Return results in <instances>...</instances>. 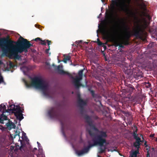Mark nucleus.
<instances>
[{"mask_svg":"<svg viewBox=\"0 0 157 157\" xmlns=\"http://www.w3.org/2000/svg\"><path fill=\"white\" fill-rule=\"evenodd\" d=\"M63 56L64 57L63 61L65 63H67V61H69L70 60L71 58V56H70L69 55H67L65 54L63 55Z\"/></svg>","mask_w":157,"mask_h":157,"instance_id":"a211bd4d","label":"nucleus"},{"mask_svg":"<svg viewBox=\"0 0 157 157\" xmlns=\"http://www.w3.org/2000/svg\"><path fill=\"white\" fill-rule=\"evenodd\" d=\"M131 157H137V153L136 151H134L131 154Z\"/></svg>","mask_w":157,"mask_h":157,"instance_id":"bb28decb","label":"nucleus"},{"mask_svg":"<svg viewBox=\"0 0 157 157\" xmlns=\"http://www.w3.org/2000/svg\"><path fill=\"white\" fill-rule=\"evenodd\" d=\"M20 121H19V124H18V125H20H20H21V124H20Z\"/></svg>","mask_w":157,"mask_h":157,"instance_id":"3c124183","label":"nucleus"},{"mask_svg":"<svg viewBox=\"0 0 157 157\" xmlns=\"http://www.w3.org/2000/svg\"><path fill=\"white\" fill-rule=\"evenodd\" d=\"M98 157H101V156L100 155H98Z\"/></svg>","mask_w":157,"mask_h":157,"instance_id":"864d4df0","label":"nucleus"},{"mask_svg":"<svg viewBox=\"0 0 157 157\" xmlns=\"http://www.w3.org/2000/svg\"><path fill=\"white\" fill-rule=\"evenodd\" d=\"M101 1H102V2H104V0H101Z\"/></svg>","mask_w":157,"mask_h":157,"instance_id":"6e6d98bb","label":"nucleus"},{"mask_svg":"<svg viewBox=\"0 0 157 157\" xmlns=\"http://www.w3.org/2000/svg\"><path fill=\"white\" fill-rule=\"evenodd\" d=\"M10 106L12 108V109H10V110L13 111L14 113L23 112L24 109L22 108L21 109L19 105H10Z\"/></svg>","mask_w":157,"mask_h":157,"instance_id":"9b49d317","label":"nucleus"},{"mask_svg":"<svg viewBox=\"0 0 157 157\" xmlns=\"http://www.w3.org/2000/svg\"><path fill=\"white\" fill-rule=\"evenodd\" d=\"M107 137V135L106 132L100 131H99V133L92 139L93 144H90V141L88 142L89 145L82 150L79 151L77 152L78 155H81L85 153H87L90 147L99 145L100 147L98 148V153L101 154L105 152L106 149L105 147H103L104 144L106 143V138Z\"/></svg>","mask_w":157,"mask_h":157,"instance_id":"f03ea898","label":"nucleus"},{"mask_svg":"<svg viewBox=\"0 0 157 157\" xmlns=\"http://www.w3.org/2000/svg\"><path fill=\"white\" fill-rule=\"evenodd\" d=\"M17 122H16V123H16V124H17Z\"/></svg>","mask_w":157,"mask_h":157,"instance_id":"bf43d9fd","label":"nucleus"},{"mask_svg":"<svg viewBox=\"0 0 157 157\" xmlns=\"http://www.w3.org/2000/svg\"><path fill=\"white\" fill-rule=\"evenodd\" d=\"M155 140L156 141H157V138H155Z\"/></svg>","mask_w":157,"mask_h":157,"instance_id":"8fccbe9b","label":"nucleus"},{"mask_svg":"<svg viewBox=\"0 0 157 157\" xmlns=\"http://www.w3.org/2000/svg\"><path fill=\"white\" fill-rule=\"evenodd\" d=\"M6 125L7 129L9 130H11L12 128H15L16 127L14 124L10 121L6 123Z\"/></svg>","mask_w":157,"mask_h":157,"instance_id":"2eb2a0df","label":"nucleus"},{"mask_svg":"<svg viewBox=\"0 0 157 157\" xmlns=\"http://www.w3.org/2000/svg\"><path fill=\"white\" fill-rule=\"evenodd\" d=\"M33 40H34L36 41H41V40H42V39L39 37H37L34 39Z\"/></svg>","mask_w":157,"mask_h":157,"instance_id":"2f4dec72","label":"nucleus"},{"mask_svg":"<svg viewBox=\"0 0 157 157\" xmlns=\"http://www.w3.org/2000/svg\"><path fill=\"white\" fill-rule=\"evenodd\" d=\"M155 136V134H152L150 135V136L151 137H153L154 138H155L154 137Z\"/></svg>","mask_w":157,"mask_h":157,"instance_id":"e433bc0d","label":"nucleus"},{"mask_svg":"<svg viewBox=\"0 0 157 157\" xmlns=\"http://www.w3.org/2000/svg\"><path fill=\"white\" fill-rule=\"evenodd\" d=\"M121 40H122V38L121 39ZM121 41H122V40H121ZM122 42V44H121V43H120V44H117V46H119V48H124V46L123 45H122V44H123L122 43V41H121Z\"/></svg>","mask_w":157,"mask_h":157,"instance_id":"c756f323","label":"nucleus"},{"mask_svg":"<svg viewBox=\"0 0 157 157\" xmlns=\"http://www.w3.org/2000/svg\"><path fill=\"white\" fill-rule=\"evenodd\" d=\"M84 118L86 120V122L88 123L91 129L95 131H98V129L96 127L95 125L93 124V121L90 117L86 115L85 116Z\"/></svg>","mask_w":157,"mask_h":157,"instance_id":"1a4fd4ad","label":"nucleus"},{"mask_svg":"<svg viewBox=\"0 0 157 157\" xmlns=\"http://www.w3.org/2000/svg\"><path fill=\"white\" fill-rule=\"evenodd\" d=\"M27 87H29L31 86L35 87V88L42 90L44 93L46 95V91L48 89V84L47 82L41 78L39 77H35L31 79V84H29L25 82Z\"/></svg>","mask_w":157,"mask_h":157,"instance_id":"20e7f679","label":"nucleus"},{"mask_svg":"<svg viewBox=\"0 0 157 157\" xmlns=\"http://www.w3.org/2000/svg\"><path fill=\"white\" fill-rule=\"evenodd\" d=\"M78 103L79 105V106L81 108L80 113H82L83 110V107L84 106L86 105L87 102L86 101H84L81 98H79L78 100Z\"/></svg>","mask_w":157,"mask_h":157,"instance_id":"ddd939ff","label":"nucleus"},{"mask_svg":"<svg viewBox=\"0 0 157 157\" xmlns=\"http://www.w3.org/2000/svg\"><path fill=\"white\" fill-rule=\"evenodd\" d=\"M3 62L1 60H0V65L3 64Z\"/></svg>","mask_w":157,"mask_h":157,"instance_id":"37998d69","label":"nucleus"},{"mask_svg":"<svg viewBox=\"0 0 157 157\" xmlns=\"http://www.w3.org/2000/svg\"><path fill=\"white\" fill-rule=\"evenodd\" d=\"M93 118L95 119H98V117L96 116H95Z\"/></svg>","mask_w":157,"mask_h":157,"instance_id":"58836bf2","label":"nucleus"},{"mask_svg":"<svg viewBox=\"0 0 157 157\" xmlns=\"http://www.w3.org/2000/svg\"><path fill=\"white\" fill-rule=\"evenodd\" d=\"M149 148H148V147H147V148H146V150H147V151H149Z\"/></svg>","mask_w":157,"mask_h":157,"instance_id":"09e8293b","label":"nucleus"},{"mask_svg":"<svg viewBox=\"0 0 157 157\" xmlns=\"http://www.w3.org/2000/svg\"><path fill=\"white\" fill-rule=\"evenodd\" d=\"M133 136L134 137V138L136 140H138V139H140V138L139 137H138V134H137V133L133 132Z\"/></svg>","mask_w":157,"mask_h":157,"instance_id":"5701e85b","label":"nucleus"},{"mask_svg":"<svg viewBox=\"0 0 157 157\" xmlns=\"http://www.w3.org/2000/svg\"><path fill=\"white\" fill-rule=\"evenodd\" d=\"M25 149H26L25 145V144L23 145V144H21V146L19 147V149L22 152H23V151L25 152Z\"/></svg>","mask_w":157,"mask_h":157,"instance_id":"4be33fe9","label":"nucleus"},{"mask_svg":"<svg viewBox=\"0 0 157 157\" xmlns=\"http://www.w3.org/2000/svg\"><path fill=\"white\" fill-rule=\"evenodd\" d=\"M63 135H64V136H65V133L63 132Z\"/></svg>","mask_w":157,"mask_h":157,"instance_id":"4d7b16f0","label":"nucleus"},{"mask_svg":"<svg viewBox=\"0 0 157 157\" xmlns=\"http://www.w3.org/2000/svg\"><path fill=\"white\" fill-rule=\"evenodd\" d=\"M37 148H34L33 149V152H34L36 150H37Z\"/></svg>","mask_w":157,"mask_h":157,"instance_id":"79ce46f5","label":"nucleus"},{"mask_svg":"<svg viewBox=\"0 0 157 157\" xmlns=\"http://www.w3.org/2000/svg\"><path fill=\"white\" fill-rule=\"evenodd\" d=\"M52 65L55 67V69H56L57 70L58 73L59 74L61 75H67L72 79H73V83L76 88H78L80 86L82 85L80 83V81L82 79L83 74L82 70H80L79 71L78 76H76L75 78H74L71 74L62 70V66L59 65L57 67H56L54 64H53Z\"/></svg>","mask_w":157,"mask_h":157,"instance_id":"7ed1b4c3","label":"nucleus"},{"mask_svg":"<svg viewBox=\"0 0 157 157\" xmlns=\"http://www.w3.org/2000/svg\"><path fill=\"white\" fill-rule=\"evenodd\" d=\"M136 142L133 143L134 146L137 149V150L135 151H136L137 153V154L139 153V149L140 148V146L141 144V140L140 139H138V140H136Z\"/></svg>","mask_w":157,"mask_h":157,"instance_id":"4468645a","label":"nucleus"},{"mask_svg":"<svg viewBox=\"0 0 157 157\" xmlns=\"http://www.w3.org/2000/svg\"><path fill=\"white\" fill-rule=\"evenodd\" d=\"M82 42V41L81 40L77 41H76V43H77L78 44H79Z\"/></svg>","mask_w":157,"mask_h":157,"instance_id":"c9c22d12","label":"nucleus"},{"mask_svg":"<svg viewBox=\"0 0 157 157\" xmlns=\"http://www.w3.org/2000/svg\"><path fill=\"white\" fill-rule=\"evenodd\" d=\"M144 84L145 85L146 87L147 88H149L151 87V83L148 82H145Z\"/></svg>","mask_w":157,"mask_h":157,"instance_id":"a878e982","label":"nucleus"},{"mask_svg":"<svg viewBox=\"0 0 157 157\" xmlns=\"http://www.w3.org/2000/svg\"><path fill=\"white\" fill-rule=\"evenodd\" d=\"M88 90L90 92L92 97L94 99V101L96 102H99L100 104L101 105V103L100 101L101 96L98 94H95L94 91L93 90H91L90 89H89Z\"/></svg>","mask_w":157,"mask_h":157,"instance_id":"f8f14e48","label":"nucleus"},{"mask_svg":"<svg viewBox=\"0 0 157 157\" xmlns=\"http://www.w3.org/2000/svg\"><path fill=\"white\" fill-rule=\"evenodd\" d=\"M31 51L33 52H35L36 51V50L34 49H31Z\"/></svg>","mask_w":157,"mask_h":157,"instance_id":"a19ab883","label":"nucleus"},{"mask_svg":"<svg viewBox=\"0 0 157 157\" xmlns=\"http://www.w3.org/2000/svg\"><path fill=\"white\" fill-rule=\"evenodd\" d=\"M48 115L51 118L56 119L60 121L62 127L64 124L65 117L64 115L59 112L55 107H51L48 111Z\"/></svg>","mask_w":157,"mask_h":157,"instance_id":"423d86ee","label":"nucleus"},{"mask_svg":"<svg viewBox=\"0 0 157 157\" xmlns=\"http://www.w3.org/2000/svg\"><path fill=\"white\" fill-rule=\"evenodd\" d=\"M85 43H86V44H88V42H85Z\"/></svg>","mask_w":157,"mask_h":157,"instance_id":"5fc2aeb1","label":"nucleus"},{"mask_svg":"<svg viewBox=\"0 0 157 157\" xmlns=\"http://www.w3.org/2000/svg\"><path fill=\"white\" fill-rule=\"evenodd\" d=\"M112 2L109 7V10L105 13V18L107 21H110L115 18H118L117 13V8L116 6L117 2L116 0H111Z\"/></svg>","mask_w":157,"mask_h":157,"instance_id":"39448f33","label":"nucleus"},{"mask_svg":"<svg viewBox=\"0 0 157 157\" xmlns=\"http://www.w3.org/2000/svg\"><path fill=\"white\" fill-rule=\"evenodd\" d=\"M131 88H132V89H133V90H135V89L134 87L133 86L132 87H131Z\"/></svg>","mask_w":157,"mask_h":157,"instance_id":"de8ad7c7","label":"nucleus"},{"mask_svg":"<svg viewBox=\"0 0 157 157\" xmlns=\"http://www.w3.org/2000/svg\"><path fill=\"white\" fill-rule=\"evenodd\" d=\"M73 93H74V92H72V94H73Z\"/></svg>","mask_w":157,"mask_h":157,"instance_id":"13d9d810","label":"nucleus"},{"mask_svg":"<svg viewBox=\"0 0 157 157\" xmlns=\"http://www.w3.org/2000/svg\"><path fill=\"white\" fill-rule=\"evenodd\" d=\"M23 113H14V115L16 117V118L18 120L20 121H21L24 118L23 114H22Z\"/></svg>","mask_w":157,"mask_h":157,"instance_id":"dca6fc26","label":"nucleus"},{"mask_svg":"<svg viewBox=\"0 0 157 157\" xmlns=\"http://www.w3.org/2000/svg\"><path fill=\"white\" fill-rule=\"evenodd\" d=\"M13 136H12L11 135V137L13 139V138H15V136H17V135H18V136H19V133H18V132H17V131H16L15 132V133L14 134V135H13Z\"/></svg>","mask_w":157,"mask_h":157,"instance_id":"c85d7f7f","label":"nucleus"},{"mask_svg":"<svg viewBox=\"0 0 157 157\" xmlns=\"http://www.w3.org/2000/svg\"><path fill=\"white\" fill-rule=\"evenodd\" d=\"M35 26L36 28H37L38 27V25L36 24L35 25Z\"/></svg>","mask_w":157,"mask_h":157,"instance_id":"c03bdc74","label":"nucleus"},{"mask_svg":"<svg viewBox=\"0 0 157 157\" xmlns=\"http://www.w3.org/2000/svg\"><path fill=\"white\" fill-rule=\"evenodd\" d=\"M143 140H141V142H144V139H143Z\"/></svg>","mask_w":157,"mask_h":157,"instance_id":"a18cd8bd","label":"nucleus"},{"mask_svg":"<svg viewBox=\"0 0 157 157\" xmlns=\"http://www.w3.org/2000/svg\"><path fill=\"white\" fill-rule=\"evenodd\" d=\"M147 142L146 141H145V143H144V145L145 146V147H148V148H150V146L148 145L147 144Z\"/></svg>","mask_w":157,"mask_h":157,"instance_id":"473e14b6","label":"nucleus"},{"mask_svg":"<svg viewBox=\"0 0 157 157\" xmlns=\"http://www.w3.org/2000/svg\"><path fill=\"white\" fill-rule=\"evenodd\" d=\"M87 131L91 137H93L94 136V133L91 130H87Z\"/></svg>","mask_w":157,"mask_h":157,"instance_id":"393cba45","label":"nucleus"},{"mask_svg":"<svg viewBox=\"0 0 157 157\" xmlns=\"http://www.w3.org/2000/svg\"><path fill=\"white\" fill-rule=\"evenodd\" d=\"M5 112H2V114H1L0 116V122L1 123H2L4 120H7V117L4 114V113Z\"/></svg>","mask_w":157,"mask_h":157,"instance_id":"f3484780","label":"nucleus"},{"mask_svg":"<svg viewBox=\"0 0 157 157\" xmlns=\"http://www.w3.org/2000/svg\"><path fill=\"white\" fill-rule=\"evenodd\" d=\"M37 144H38V146L39 147H40V146H41V145H40V144L38 142H37Z\"/></svg>","mask_w":157,"mask_h":157,"instance_id":"ea45409f","label":"nucleus"},{"mask_svg":"<svg viewBox=\"0 0 157 157\" xmlns=\"http://www.w3.org/2000/svg\"><path fill=\"white\" fill-rule=\"evenodd\" d=\"M123 5H124L123 6L125 8H122V11L124 12L127 15L129 16H135V13L132 10L129 8V5H127L124 3Z\"/></svg>","mask_w":157,"mask_h":157,"instance_id":"9d476101","label":"nucleus"},{"mask_svg":"<svg viewBox=\"0 0 157 157\" xmlns=\"http://www.w3.org/2000/svg\"><path fill=\"white\" fill-rule=\"evenodd\" d=\"M9 66V69H7V70L8 71H9L10 69H11L12 68H13L15 67V65L11 61H10Z\"/></svg>","mask_w":157,"mask_h":157,"instance_id":"b1692460","label":"nucleus"},{"mask_svg":"<svg viewBox=\"0 0 157 157\" xmlns=\"http://www.w3.org/2000/svg\"><path fill=\"white\" fill-rule=\"evenodd\" d=\"M128 28L126 27L125 33L122 38V41L125 45L129 44L130 38L131 36L130 32L128 31Z\"/></svg>","mask_w":157,"mask_h":157,"instance_id":"6e6552de","label":"nucleus"},{"mask_svg":"<svg viewBox=\"0 0 157 157\" xmlns=\"http://www.w3.org/2000/svg\"><path fill=\"white\" fill-rule=\"evenodd\" d=\"M0 111H1L2 109V112H8V111L6 109V106L2 104L1 105H0Z\"/></svg>","mask_w":157,"mask_h":157,"instance_id":"6ab92c4d","label":"nucleus"},{"mask_svg":"<svg viewBox=\"0 0 157 157\" xmlns=\"http://www.w3.org/2000/svg\"><path fill=\"white\" fill-rule=\"evenodd\" d=\"M140 136L142 137V138L143 139V136L142 135L140 134Z\"/></svg>","mask_w":157,"mask_h":157,"instance_id":"49530a36","label":"nucleus"},{"mask_svg":"<svg viewBox=\"0 0 157 157\" xmlns=\"http://www.w3.org/2000/svg\"><path fill=\"white\" fill-rule=\"evenodd\" d=\"M47 40H42L41 41V42L40 43V44L42 45H46V42Z\"/></svg>","mask_w":157,"mask_h":157,"instance_id":"cd10ccee","label":"nucleus"},{"mask_svg":"<svg viewBox=\"0 0 157 157\" xmlns=\"http://www.w3.org/2000/svg\"><path fill=\"white\" fill-rule=\"evenodd\" d=\"M46 41H47L48 44V48L46 50V52L47 53H48L49 50L50 49L49 45L51 44L52 42L51 40H47Z\"/></svg>","mask_w":157,"mask_h":157,"instance_id":"aec40b11","label":"nucleus"},{"mask_svg":"<svg viewBox=\"0 0 157 157\" xmlns=\"http://www.w3.org/2000/svg\"><path fill=\"white\" fill-rule=\"evenodd\" d=\"M22 134H23V136H25V137L26 139H27V137L26 136V133H25V132H24Z\"/></svg>","mask_w":157,"mask_h":157,"instance_id":"4c0bfd02","label":"nucleus"},{"mask_svg":"<svg viewBox=\"0 0 157 157\" xmlns=\"http://www.w3.org/2000/svg\"><path fill=\"white\" fill-rule=\"evenodd\" d=\"M136 18L138 20L137 24L136 27V29L134 31L133 35L135 37L141 39L143 34L147 28V26L146 25L140 24V20H138L137 18Z\"/></svg>","mask_w":157,"mask_h":157,"instance_id":"0eeeda50","label":"nucleus"},{"mask_svg":"<svg viewBox=\"0 0 157 157\" xmlns=\"http://www.w3.org/2000/svg\"><path fill=\"white\" fill-rule=\"evenodd\" d=\"M33 46L27 39L20 36L17 41L10 40L9 38H0V48L2 55L15 60L21 59L20 54L28 52V49Z\"/></svg>","mask_w":157,"mask_h":157,"instance_id":"f257e3e1","label":"nucleus"},{"mask_svg":"<svg viewBox=\"0 0 157 157\" xmlns=\"http://www.w3.org/2000/svg\"><path fill=\"white\" fill-rule=\"evenodd\" d=\"M152 150H154V148L153 147H152V148H151Z\"/></svg>","mask_w":157,"mask_h":157,"instance_id":"603ef678","label":"nucleus"},{"mask_svg":"<svg viewBox=\"0 0 157 157\" xmlns=\"http://www.w3.org/2000/svg\"><path fill=\"white\" fill-rule=\"evenodd\" d=\"M0 129H1V128H0Z\"/></svg>","mask_w":157,"mask_h":157,"instance_id":"052dcab7","label":"nucleus"},{"mask_svg":"<svg viewBox=\"0 0 157 157\" xmlns=\"http://www.w3.org/2000/svg\"><path fill=\"white\" fill-rule=\"evenodd\" d=\"M97 43L98 44L99 46H101L103 47L104 48L106 47V46L104 45V44L102 43L100 40L98 38V39H97Z\"/></svg>","mask_w":157,"mask_h":157,"instance_id":"412c9836","label":"nucleus"},{"mask_svg":"<svg viewBox=\"0 0 157 157\" xmlns=\"http://www.w3.org/2000/svg\"><path fill=\"white\" fill-rule=\"evenodd\" d=\"M114 30V29L112 28L111 29V30L110 31H107V35H108L109 33H112Z\"/></svg>","mask_w":157,"mask_h":157,"instance_id":"72a5a7b5","label":"nucleus"},{"mask_svg":"<svg viewBox=\"0 0 157 157\" xmlns=\"http://www.w3.org/2000/svg\"><path fill=\"white\" fill-rule=\"evenodd\" d=\"M133 132L137 133V128L136 126H135L134 127Z\"/></svg>","mask_w":157,"mask_h":157,"instance_id":"7c9ffc66","label":"nucleus"},{"mask_svg":"<svg viewBox=\"0 0 157 157\" xmlns=\"http://www.w3.org/2000/svg\"><path fill=\"white\" fill-rule=\"evenodd\" d=\"M146 157H150V153L149 152V151H147Z\"/></svg>","mask_w":157,"mask_h":157,"instance_id":"f704fd0d","label":"nucleus"}]
</instances>
